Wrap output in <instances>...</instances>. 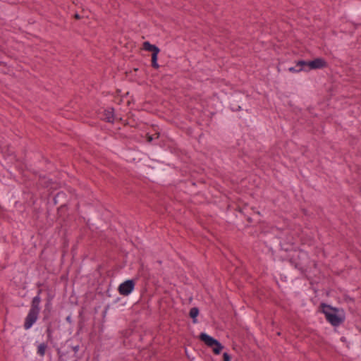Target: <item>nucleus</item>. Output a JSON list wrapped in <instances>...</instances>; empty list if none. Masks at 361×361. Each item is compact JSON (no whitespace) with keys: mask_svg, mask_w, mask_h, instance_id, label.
Here are the masks:
<instances>
[{"mask_svg":"<svg viewBox=\"0 0 361 361\" xmlns=\"http://www.w3.org/2000/svg\"><path fill=\"white\" fill-rule=\"evenodd\" d=\"M143 49L148 51H152V66L154 68H159L157 63L158 54L160 51L159 49L155 45L151 44L149 42H145L143 43Z\"/></svg>","mask_w":361,"mask_h":361,"instance_id":"5","label":"nucleus"},{"mask_svg":"<svg viewBox=\"0 0 361 361\" xmlns=\"http://www.w3.org/2000/svg\"><path fill=\"white\" fill-rule=\"evenodd\" d=\"M199 314V310L197 307H192L190 310V316L192 319H195Z\"/></svg>","mask_w":361,"mask_h":361,"instance_id":"9","label":"nucleus"},{"mask_svg":"<svg viewBox=\"0 0 361 361\" xmlns=\"http://www.w3.org/2000/svg\"><path fill=\"white\" fill-rule=\"evenodd\" d=\"M200 338L209 347L212 348L214 354L219 355L223 349V345L216 339L205 333H202L200 335Z\"/></svg>","mask_w":361,"mask_h":361,"instance_id":"3","label":"nucleus"},{"mask_svg":"<svg viewBox=\"0 0 361 361\" xmlns=\"http://www.w3.org/2000/svg\"><path fill=\"white\" fill-rule=\"evenodd\" d=\"M41 302L40 297L39 294L34 297L31 304V308L25 318L24 328L25 329H29L32 327V326L35 323L37 319L38 314L40 310L39 303Z\"/></svg>","mask_w":361,"mask_h":361,"instance_id":"1","label":"nucleus"},{"mask_svg":"<svg viewBox=\"0 0 361 361\" xmlns=\"http://www.w3.org/2000/svg\"><path fill=\"white\" fill-rule=\"evenodd\" d=\"M75 18L76 19H79V18H80V16H79V15H78V14H75Z\"/></svg>","mask_w":361,"mask_h":361,"instance_id":"13","label":"nucleus"},{"mask_svg":"<svg viewBox=\"0 0 361 361\" xmlns=\"http://www.w3.org/2000/svg\"><path fill=\"white\" fill-rule=\"evenodd\" d=\"M159 137V134L156 133L154 135H148L147 136V140L148 142H151L152 140H154L155 138H157Z\"/></svg>","mask_w":361,"mask_h":361,"instance_id":"10","label":"nucleus"},{"mask_svg":"<svg viewBox=\"0 0 361 361\" xmlns=\"http://www.w3.org/2000/svg\"><path fill=\"white\" fill-rule=\"evenodd\" d=\"M223 357H224V361H231V357L230 355L226 353H224V355H223Z\"/></svg>","mask_w":361,"mask_h":361,"instance_id":"11","label":"nucleus"},{"mask_svg":"<svg viewBox=\"0 0 361 361\" xmlns=\"http://www.w3.org/2000/svg\"><path fill=\"white\" fill-rule=\"evenodd\" d=\"M288 71L292 73H298L302 71H306L305 66H298V63L295 67H290Z\"/></svg>","mask_w":361,"mask_h":361,"instance_id":"7","label":"nucleus"},{"mask_svg":"<svg viewBox=\"0 0 361 361\" xmlns=\"http://www.w3.org/2000/svg\"><path fill=\"white\" fill-rule=\"evenodd\" d=\"M135 288V283L133 280H127L120 284L118 286V292L122 295H128L130 294Z\"/></svg>","mask_w":361,"mask_h":361,"instance_id":"6","label":"nucleus"},{"mask_svg":"<svg viewBox=\"0 0 361 361\" xmlns=\"http://www.w3.org/2000/svg\"><path fill=\"white\" fill-rule=\"evenodd\" d=\"M322 312L325 314L327 321L333 326H338L343 322V318L338 315L334 309L327 305H321Z\"/></svg>","mask_w":361,"mask_h":361,"instance_id":"2","label":"nucleus"},{"mask_svg":"<svg viewBox=\"0 0 361 361\" xmlns=\"http://www.w3.org/2000/svg\"><path fill=\"white\" fill-rule=\"evenodd\" d=\"M111 118H112V116H108V117H107L108 121L111 122L112 121Z\"/></svg>","mask_w":361,"mask_h":361,"instance_id":"12","label":"nucleus"},{"mask_svg":"<svg viewBox=\"0 0 361 361\" xmlns=\"http://www.w3.org/2000/svg\"><path fill=\"white\" fill-rule=\"evenodd\" d=\"M47 345L44 343H41L37 347V354L43 356L45 354Z\"/></svg>","mask_w":361,"mask_h":361,"instance_id":"8","label":"nucleus"},{"mask_svg":"<svg viewBox=\"0 0 361 361\" xmlns=\"http://www.w3.org/2000/svg\"><path fill=\"white\" fill-rule=\"evenodd\" d=\"M298 66H305L306 71L312 70V69H318L325 67L326 63L324 59L322 58L315 59L311 61H299L298 62Z\"/></svg>","mask_w":361,"mask_h":361,"instance_id":"4","label":"nucleus"}]
</instances>
